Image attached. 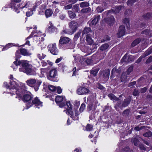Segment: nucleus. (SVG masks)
Returning <instances> with one entry per match:
<instances>
[{"label":"nucleus","mask_w":152,"mask_h":152,"mask_svg":"<svg viewBox=\"0 0 152 152\" xmlns=\"http://www.w3.org/2000/svg\"><path fill=\"white\" fill-rule=\"evenodd\" d=\"M19 85L15 81H11L10 84H8L6 82H4L3 85L7 88H9L10 91V92L12 96L13 94L15 95L16 98H18L19 100H22L25 102H29L31 100L32 97L31 94L29 92L27 94H25L22 97V90L26 88L24 84L20 83Z\"/></svg>","instance_id":"f257e3e1"},{"label":"nucleus","mask_w":152,"mask_h":152,"mask_svg":"<svg viewBox=\"0 0 152 152\" xmlns=\"http://www.w3.org/2000/svg\"><path fill=\"white\" fill-rule=\"evenodd\" d=\"M27 84L31 87H34L35 91H37L42 83L40 80H36L35 79H30L26 81Z\"/></svg>","instance_id":"f03ea898"},{"label":"nucleus","mask_w":152,"mask_h":152,"mask_svg":"<svg viewBox=\"0 0 152 152\" xmlns=\"http://www.w3.org/2000/svg\"><path fill=\"white\" fill-rule=\"evenodd\" d=\"M69 27L71 30L70 32H66L67 30L64 31V32L66 33L72 34L74 33L77 30L78 27V23L74 21H72L69 23Z\"/></svg>","instance_id":"7ed1b4c3"},{"label":"nucleus","mask_w":152,"mask_h":152,"mask_svg":"<svg viewBox=\"0 0 152 152\" xmlns=\"http://www.w3.org/2000/svg\"><path fill=\"white\" fill-rule=\"evenodd\" d=\"M56 102L61 107H64V103L66 101L65 97L64 96H57L56 98Z\"/></svg>","instance_id":"20e7f679"},{"label":"nucleus","mask_w":152,"mask_h":152,"mask_svg":"<svg viewBox=\"0 0 152 152\" xmlns=\"http://www.w3.org/2000/svg\"><path fill=\"white\" fill-rule=\"evenodd\" d=\"M48 50L50 53L54 55H56L58 53V50L56 47V44L53 43L49 44L48 46Z\"/></svg>","instance_id":"39448f33"},{"label":"nucleus","mask_w":152,"mask_h":152,"mask_svg":"<svg viewBox=\"0 0 152 152\" xmlns=\"http://www.w3.org/2000/svg\"><path fill=\"white\" fill-rule=\"evenodd\" d=\"M32 104H35L36 107L38 108H39L42 106V102L37 97L33 99L32 103H30L28 107V104H26L27 108H29Z\"/></svg>","instance_id":"423d86ee"},{"label":"nucleus","mask_w":152,"mask_h":152,"mask_svg":"<svg viewBox=\"0 0 152 152\" xmlns=\"http://www.w3.org/2000/svg\"><path fill=\"white\" fill-rule=\"evenodd\" d=\"M89 92V89L82 86H79L76 90V93L80 95L86 94Z\"/></svg>","instance_id":"0eeeda50"},{"label":"nucleus","mask_w":152,"mask_h":152,"mask_svg":"<svg viewBox=\"0 0 152 152\" xmlns=\"http://www.w3.org/2000/svg\"><path fill=\"white\" fill-rule=\"evenodd\" d=\"M70 40V39L67 37H64L61 38L59 41V45L60 48H63L64 44L68 43Z\"/></svg>","instance_id":"6e6552de"},{"label":"nucleus","mask_w":152,"mask_h":152,"mask_svg":"<svg viewBox=\"0 0 152 152\" xmlns=\"http://www.w3.org/2000/svg\"><path fill=\"white\" fill-rule=\"evenodd\" d=\"M81 61L82 63L84 64L85 62L87 64H90L92 62V57H89L86 58H85V56H84L81 58Z\"/></svg>","instance_id":"1a4fd4ad"},{"label":"nucleus","mask_w":152,"mask_h":152,"mask_svg":"<svg viewBox=\"0 0 152 152\" xmlns=\"http://www.w3.org/2000/svg\"><path fill=\"white\" fill-rule=\"evenodd\" d=\"M57 75V70L56 69H51L49 72L48 74L49 78H55Z\"/></svg>","instance_id":"9d476101"},{"label":"nucleus","mask_w":152,"mask_h":152,"mask_svg":"<svg viewBox=\"0 0 152 152\" xmlns=\"http://www.w3.org/2000/svg\"><path fill=\"white\" fill-rule=\"evenodd\" d=\"M66 113L68 115L70 114L71 115V117L73 120L77 119H78L77 116L79 114L78 111L77 110H75V116L74 115V113L71 110L69 112V114H68L67 112Z\"/></svg>","instance_id":"9b49d317"},{"label":"nucleus","mask_w":152,"mask_h":152,"mask_svg":"<svg viewBox=\"0 0 152 152\" xmlns=\"http://www.w3.org/2000/svg\"><path fill=\"white\" fill-rule=\"evenodd\" d=\"M125 28L124 26H121L119 28L118 32L117 33L118 37H120L124 35L125 33Z\"/></svg>","instance_id":"f8f14e48"},{"label":"nucleus","mask_w":152,"mask_h":152,"mask_svg":"<svg viewBox=\"0 0 152 152\" xmlns=\"http://www.w3.org/2000/svg\"><path fill=\"white\" fill-rule=\"evenodd\" d=\"M26 73L28 75H34L36 74L35 70L31 68V66L30 67H26Z\"/></svg>","instance_id":"ddd939ff"},{"label":"nucleus","mask_w":152,"mask_h":152,"mask_svg":"<svg viewBox=\"0 0 152 152\" xmlns=\"http://www.w3.org/2000/svg\"><path fill=\"white\" fill-rule=\"evenodd\" d=\"M100 16L99 15H96L94 16V18L90 23L89 25L91 26L95 25L99 20Z\"/></svg>","instance_id":"4468645a"},{"label":"nucleus","mask_w":152,"mask_h":152,"mask_svg":"<svg viewBox=\"0 0 152 152\" xmlns=\"http://www.w3.org/2000/svg\"><path fill=\"white\" fill-rule=\"evenodd\" d=\"M64 107L65 108H66L67 109V112H66L68 114H69V112L70 111V110H71L72 108V105L70 103V102L69 101H68L66 102V105H65L64 103Z\"/></svg>","instance_id":"2eb2a0df"},{"label":"nucleus","mask_w":152,"mask_h":152,"mask_svg":"<svg viewBox=\"0 0 152 152\" xmlns=\"http://www.w3.org/2000/svg\"><path fill=\"white\" fill-rule=\"evenodd\" d=\"M114 18L113 16H111L110 18H107L105 20V21L110 25H113L114 22Z\"/></svg>","instance_id":"dca6fc26"},{"label":"nucleus","mask_w":152,"mask_h":152,"mask_svg":"<svg viewBox=\"0 0 152 152\" xmlns=\"http://www.w3.org/2000/svg\"><path fill=\"white\" fill-rule=\"evenodd\" d=\"M29 61L27 60H22L21 65L22 66L26 68V67H31V65L29 63Z\"/></svg>","instance_id":"f3484780"},{"label":"nucleus","mask_w":152,"mask_h":152,"mask_svg":"<svg viewBox=\"0 0 152 152\" xmlns=\"http://www.w3.org/2000/svg\"><path fill=\"white\" fill-rule=\"evenodd\" d=\"M48 71L47 69L46 68H42L40 69V73L39 74V76L42 77H45V75Z\"/></svg>","instance_id":"a211bd4d"},{"label":"nucleus","mask_w":152,"mask_h":152,"mask_svg":"<svg viewBox=\"0 0 152 152\" xmlns=\"http://www.w3.org/2000/svg\"><path fill=\"white\" fill-rule=\"evenodd\" d=\"M20 51L21 53L25 56H29L31 55V53L27 52V50L25 49H22L20 50Z\"/></svg>","instance_id":"6ab92c4d"},{"label":"nucleus","mask_w":152,"mask_h":152,"mask_svg":"<svg viewBox=\"0 0 152 152\" xmlns=\"http://www.w3.org/2000/svg\"><path fill=\"white\" fill-rule=\"evenodd\" d=\"M68 14L69 17L72 18H75L76 15L74 10L69 11Z\"/></svg>","instance_id":"aec40b11"},{"label":"nucleus","mask_w":152,"mask_h":152,"mask_svg":"<svg viewBox=\"0 0 152 152\" xmlns=\"http://www.w3.org/2000/svg\"><path fill=\"white\" fill-rule=\"evenodd\" d=\"M86 40L88 43V44L90 45L92 44L93 42V40L91 38V37L88 35V34L87 35Z\"/></svg>","instance_id":"412c9836"},{"label":"nucleus","mask_w":152,"mask_h":152,"mask_svg":"<svg viewBox=\"0 0 152 152\" xmlns=\"http://www.w3.org/2000/svg\"><path fill=\"white\" fill-rule=\"evenodd\" d=\"M53 13L52 10H46L45 11V15L47 18L51 16Z\"/></svg>","instance_id":"4be33fe9"},{"label":"nucleus","mask_w":152,"mask_h":152,"mask_svg":"<svg viewBox=\"0 0 152 152\" xmlns=\"http://www.w3.org/2000/svg\"><path fill=\"white\" fill-rule=\"evenodd\" d=\"M91 29L90 28H85L83 30L82 34H87L88 33H91Z\"/></svg>","instance_id":"5701e85b"},{"label":"nucleus","mask_w":152,"mask_h":152,"mask_svg":"<svg viewBox=\"0 0 152 152\" xmlns=\"http://www.w3.org/2000/svg\"><path fill=\"white\" fill-rule=\"evenodd\" d=\"M12 46H17V45H13L12 43H9L6 46L4 47L3 49H2V50L3 51L4 50H7L8 48L12 47Z\"/></svg>","instance_id":"b1692460"},{"label":"nucleus","mask_w":152,"mask_h":152,"mask_svg":"<svg viewBox=\"0 0 152 152\" xmlns=\"http://www.w3.org/2000/svg\"><path fill=\"white\" fill-rule=\"evenodd\" d=\"M140 42V39H137L134 41L131 44L132 47H134L137 44H138Z\"/></svg>","instance_id":"393cba45"},{"label":"nucleus","mask_w":152,"mask_h":152,"mask_svg":"<svg viewBox=\"0 0 152 152\" xmlns=\"http://www.w3.org/2000/svg\"><path fill=\"white\" fill-rule=\"evenodd\" d=\"M37 28V27L36 26H35L33 28V31L32 32L31 34L28 37H27L26 38V39H29V38H31L32 37V35L34 34V33H36L37 32V31H36V29Z\"/></svg>","instance_id":"a878e982"},{"label":"nucleus","mask_w":152,"mask_h":152,"mask_svg":"<svg viewBox=\"0 0 152 152\" xmlns=\"http://www.w3.org/2000/svg\"><path fill=\"white\" fill-rule=\"evenodd\" d=\"M109 45L107 44H104L102 45L100 48V49L102 50H104L107 48Z\"/></svg>","instance_id":"bb28decb"},{"label":"nucleus","mask_w":152,"mask_h":152,"mask_svg":"<svg viewBox=\"0 0 152 152\" xmlns=\"http://www.w3.org/2000/svg\"><path fill=\"white\" fill-rule=\"evenodd\" d=\"M108 96L112 100L116 101L118 100V98L113 94H109Z\"/></svg>","instance_id":"cd10ccee"},{"label":"nucleus","mask_w":152,"mask_h":152,"mask_svg":"<svg viewBox=\"0 0 152 152\" xmlns=\"http://www.w3.org/2000/svg\"><path fill=\"white\" fill-rule=\"evenodd\" d=\"M123 23L126 25L127 27H128L129 25V20L127 18H125L123 20Z\"/></svg>","instance_id":"c85d7f7f"},{"label":"nucleus","mask_w":152,"mask_h":152,"mask_svg":"<svg viewBox=\"0 0 152 152\" xmlns=\"http://www.w3.org/2000/svg\"><path fill=\"white\" fill-rule=\"evenodd\" d=\"M98 132L97 131H95V133L94 134H91L89 135V137H90L91 138L94 136H95V140H96V138H97V137H98ZM96 141H95V142Z\"/></svg>","instance_id":"c756f323"},{"label":"nucleus","mask_w":152,"mask_h":152,"mask_svg":"<svg viewBox=\"0 0 152 152\" xmlns=\"http://www.w3.org/2000/svg\"><path fill=\"white\" fill-rule=\"evenodd\" d=\"M89 5V4L86 2H83L81 3L80 4V6L81 7H87Z\"/></svg>","instance_id":"7c9ffc66"},{"label":"nucleus","mask_w":152,"mask_h":152,"mask_svg":"<svg viewBox=\"0 0 152 152\" xmlns=\"http://www.w3.org/2000/svg\"><path fill=\"white\" fill-rule=\"evenodd\" d=\"M35 10H29L26 13V15L27 17H29L31 16L33 13V11Z\"/></svg>","instance_id":"2f4dec72"},{"label":"nucleus","mask_w":152,"mask_h":152,"mask_svg":"<svg viewBox=\"0 0 152 152\" xmlns=\"http://www.w3.org/2000/svg\"><path fill=\"white\" fill-rule=\"evenodd\" d=\"M13 63L16 66L19 65L21 64V61H20L18 59H16V61H14Z\"/></svg>","instance_id":"473e14b6"},{"label":"nucleus","mask_w":152,"mask_h":152,"mask_svg":"<svg viewBox=\"0 0 152 152\" xmlns=\"http://www.w3.org/2000/svg\"><path fill=\"white\" fill-rule=\"evenodd\" d=\"M92 127L93 126L92 125L89 124H87L86 127V130L87 131H90L91 130Z\"/></svg>","instance_id":"72a5a7b5"},{"label":"nucleus","mask_w":152,"mask_h":152,"mask_svg":"<svg viewBox=\"0 0 152 152\" xmlns=\"http://www.w3.org/2000/svg\"><path fill=\"white\" fill-rule=\"evenodd\" d=\"M81 50L83 52L85 53H87L90 52L91 50L90 49H88L86 47H84L82 48Z\"/></svg>","instance_id":"f704fd0d"},{"label":"nucleus","mask_w":152,"mask_h":152,"mask_svg":"<svg viewBox=\"0 0 152 152\" xmlns=\"http://www.w3.org/2000/svg\"><path fill=\"white\" fill-rule=\"evenodd\" d=\"M137 0H129L127 3L128 5H131L133 4Z\"/></svg>","instance_id":"c9c22d12"},{"label":"nucleus","mask_w":152,"mask_h":152,"mask_svg":"<svg viewBox=\"0 0 152 152\" xmlns=\"http://www.w3.org/2000/svg\"><path fill=\"white\" fill-rule=\"evenodd\" d=\"M132 142H134L135 145H137L138 142V138H135L133 140H132Z\"/></svg>","instance_id":"e433bc0d"},{"label":"nucleus","mask_w":152,"mask_h":152,"mask_svg":"<svg viewBox=\"0 0 152 152\" xmlns=\"http://www.w3.org/2000/svg\"><path fill=\"white\" fill-rule=\"evenodd\" d=\"M49 88L50 90L53 92L56 90V87L52 85H50L49 86Z\"/></svg>","instance_id":"4c0bfd02"},{"label":"nucleus","mask_w":152,"mask_h":152,"mask_svg":"<svg viewBox=\"0 0 152 152\" xmlns=\"http://www.w3.org/2000/svg\"><path fill=\"white\" fill-rule=\"evenodd\" d=\"M85 105L84 104H82L81 105V106L80 107V112H82L84 110L85 108Z\"/></svg>","instance_id":"58836bf2"},{"label":"nucleus","mask_w":152,"mask_h":152,"mask_svg":"<svg viewBox=\"0 0 152 152\" xmlns=\"http://www.w3.org/2000/svg\"><path fill=\"white\" fill-rule=\"evenodd\" d=\"M98 71L96 69H93L91 72V73L94 76H96L97 73Z\"/></svg>","instance_id":"ea45409f"},{"label":"nucleus","mask_w":152,"mask_h":152,"mask_svg":"<svg viewBox=\"0 0 152 152\" xmlns=\"http://www.w3.org/2000/svg\"><path fill=\"white\" fill-rule=\"evenodd\" d=\"M152 133L151 132H148L143 134V135L146 137H150L151 136Z\"/></svg>","instance_id":"a19ab883"},{"label":"nucleus","mask_w":152,"mask_h":152,"mask_svg":"<svg viewBox=\"0 0 152 152\" xmlns=\"http://www.w3.org/2000/svg\"><path fill=\"white\" fill-rule=\"evenodd\" d=\"M37 56L41 60L42 59L44 58L45 57V56L43 54L41 55L40 54H38L37 55Z\"/></svg>","instance_id":"79ce46f5"},{"label":"nucleus","mask_w":152,"mask_h":152,"mask_svg":"<svg viewBox=\"0 0 152 152\" xmlns=\"http://www.w3.org/2000/svg\"><path fill=\"white\" fill-rule=\"evenodd\" d=\"M129 102V99H126L124 100V103L123 104V106L125 107L126 106Z\"/></svg>","instance_id":"37998d69"},{"label":"nucleus","mask_w":152,"mask_h":152,"mask_svg":"<svg viewBox=\"0 0 152 152\" xmlns=\"http://www.w3.org/2000/svg\"><path fill=\"white\" fill-rule=\"evenodd\" d=\"M56 90H57V92L58 94L61 93L62 92V89L60 87L58 86L56 88Z\"/></svg>","instance_id":"c03bdc74"},{"label":"nucleus","mask_w":152,"mask_h":152,"mask_svg":"<svg viewBox=\"0 0 152 152\" xmlns=\"http://www.w3.org/2000/svg\"><path fill=\"white\" fill-rule=\"evenodd\" d=\"M26 68L24 67H23L22 66V67H21L19 69V71L21 72L26 73Z\"/></svg>","instance_id":"a18cd8bd"},{"label":"nucleus","mask_w":152,"mask_h":152,"mask_svg":"<svg viewBox=\"0 0 152 152\" xmlns=\"http://www.w3.org/2000/svg\"><path fill=\"white\" fill-rule=\"evenodd\" d=\"M19 51H17L15 53V56L16 58H19L20 57V54L19 53Z\"/></svg>","instance_id":"49530a36"},{"label":"nucleus","mask_w":152,"mask_h":152,"mask_svg":"<svg viewBox=\"0 0 152 152\" xmlns=\"http://www.w3.org/2000/svg\"><path fill=\"white\" fill-rule=\"evenodd\" d=\"M12 3H11L9 7L8 6H7L5 7V8H11L12 9H15V6L14 4H12Z\"/></svg>","instance_id":"de8ad7c7"},{"label":"nucleus","mask_w":152,"mask_h":152,"mask_svg":"<svg viewBox=\"0 0 152 152\" xmlns=\"http://www.w3.org/2000/svg\"><path fill=\"white\" fill-rule=\"evenodd\" d=\"M139 92L137 90H135L133 92V95L134 96H137Z\"/></svg>","instance_id":"09e8293b"},{"label":"nucleus","mask_w":152,"mask_h":152,"mask_svg":"<svg viewBox=\"0 0 152 152\" xmlns=\"http://www.w3.org/2000/svg\"><path fill=\"white\" fill-rule=\"evenodd\" d=\"M39 14L40 15H43L45 13V11H43V10H39L38 11Z\"/></svg>","instance_id":"8fccbe9b"},{"label":"nucleus","mask_w":152,"mask_h":152,"mask_svg":"<svg viewBox=\"0 0 152 152\" xmlns=\"http://www.w3.org/2000/svg\"><path fill=\"white\" fill-rule=\"evenodd\" d=\"M54 29V27L52 25H51L48 28V29L50 31H52Z\"/></svg>","instance_id":"3c124183"},{"label":"nucleus","mask_w":152,"mask_h":152,"mask_svg":"<svg viewBox=\"0 0 152 152\" xmlns=\"http://www.w3.org/2000/svg\"><path fill=\"white\" fill-rule=\"evenodd\" d=\"M72 5L71 4L67 5L65 7L66 10H69L72 7Z\"/></svg>","instance_id":"603ef678"},{"label":"nucleus","mask_w":152,"mask_h":152,"mask_svg":"<svg viewBox=\"0 0 152 152\" xmlns=\"http://www.w3.org/2000/svg\"><path fill=\"white\" fill-rule=\"evenodd\" d=\"M63 58L62 57H61L60 58H57L55 61V63H58Z\"/></svg>","instance_id":"864d4df0"},{"label":"nucleus","mask_w":152,"mask_h":152,"mask_svg":"<svg viewBox=\"0 0 152 152\" xmlns=\"http://www.w3.org/2000/svg\"><path fill=\"white\" fill-rule=\"evenodd\" d=\"M147 88L146 87H145L142 88L141 90V92L142 93H143L146 92Z\"/></svg>","instance_id":"5fc2aeb1"},{"label":"nucleus","mask_w":152,"mask_h":152,"mask_svg":"<svg viewBox=\"0 0 152 152\" xmlns=\"http://www.w3.org/2000/svg\"><path fill=\"white\" fill-rule=\"evenodd\" d=\"M80 35V33H77L74 36V39H77L79 37Z\"/></svg>","instance_id":"6e6d98bb"},{"label":"nucleus","mask_w":152,"mask_h":152,"mask_svg":"<svg viewBox=\"0 0 152 152\" xmlns=\"http://www.w3.org/2000/svg\"><path fill=\"white\" fill-rule=\"evenodd\" d=\"M124 9V7L123 6H118L117 8V10H122Z\"/></svg>","instance_id":"4d7b16f0"},{"label":"nucleus","mask_w":152,"mask_h":152,"mask_svg":"<svg viewBox=\"0 0 152 152\" xmlns=\"http://www.w3.org/2000/svg\"><path fill=\"white\" fill-rule=\"evenodd\" d=\"M37 34L34 35V37L35 36H37V35H38V36H42L43 34L41 32H40V31H39Z\"/></svg>","instance_id":"13d9d810"},{"label":"nucleus","mask_w":152,"mask_h":152,"mask_svg":"<svg viewBox=\"0 0 152 152\" xmlns=\"http://www.w3.org/2000/svg\"><path fill=\"white\" fill-rule=\"evenodd\" d=\"M73 74L72 75V76H74V75H75L76 74V72H77L76 71V68L75 67L73 69Z\"/></svg>","instance_id":"bf43d9fd"},{"label":"nucleus","mask_w":152,"mask_h":152,"mask_svg":"<svg viewBox=\"0 0 152 152\" xmlns=\"http://www.w3.org/2000/svg\"><path fill=\"white\" fill-rule=\"evenodd\" d=\"M81 151L80 149L76 148L74 150L73 152H81Z\"/></svg>","instance_id":"052dcab7"},{"label":"nucleus","mask_w":152,"mask_h":152,"mask_svg":"<svg viewBox=\"0 0 152 152\" xmlns=\"http://www.w3.org/2000/svg\"><path fill=\"white\" fill-rule=\"evenodd\" d=\"M42 63L43 66H45L47 65V63L44 61H42Z\"/></svg>","instance_id":"680f3d73"},{"label":"nucleus","mask_w":152,"mask_h":152,"mask_svg":"<svg viewBox=\"0 0 152 152\" xmlns=\"http://www.w3.org/2000/svg\"><path fill=\"white\" fill-rule=\"evenodd\" d=\"M135 83H136V82L135 81L132 82L131 83H130L129 84V86H131L133 85H134L135 84Z\"/></svg>","instance_id":"e2e57ef3"},{"label":"nucleus","mask_w":152,"mask_h":152,"mask_svg":"<svg viewBox=\"0 0 152 152\" xmlns=\"http://www.w3.org/2000/svg\"><path fill=\"white\" fill-rule=\"evenodd\" d=\"M141 129V127H140L139 126L136 127L134 128V129L135 130L137 131L140 130Z\"/></svg>","instance_id":"0e129e2a"},{"label":"nucleus","mask_w":152,"mask_h":152,"mask_svg":"<svg viewBox=\"0 0 152 152\" xmlns=\"http://www.w3.org/2000/svg\"><path fill=\"white\" fill-rule=\"evenodd\" d=\"M132 69L133 67L130 66L128 69V72H131L132 70Z\"/></svg>","instance_id":"69168bd1"},{"label":"nucleus","mask_w":152,"mask_h":152,"mask_svg":"<svg viewBox=\"0 0 152 152\" xmlns=\"http://www.w3.org/2000/svg\"><path fill=\"white\" fill-rule=\"evenodd\" d=\"M30 4V3L29 2H28L26 4V5L24 6V7H20V8L21 9H23L24 8V7H26V8L27 7H28V4Z\"/></svg>","instance_id":"338daca9"},{"label":"nucleus","mask_w":152,"mask_h":152,"mask_svg":"<svg viewBox=\"0 0 152 152\" xmlns=\"http://www.w3.org/2000/svg\"><path fill=\"white\" fill-rule=\"evenodd\" d=\"M39 3H37L36 4H35L34 6V9H36L37 8L36 7L38 5H39Z\"/></svg>","instance_id":"774afa93"}]
</instances>
